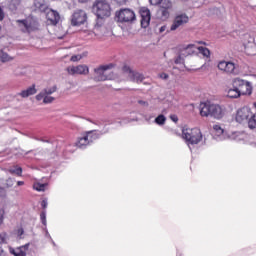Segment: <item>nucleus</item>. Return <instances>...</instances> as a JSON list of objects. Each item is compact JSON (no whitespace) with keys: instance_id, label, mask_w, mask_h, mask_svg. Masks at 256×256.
I'll return each mask as SVG.
<instances>
[{"instance_id":"obj_18","label":"nucleus","mask_w":256,"mask_h":256,"mask_svg":"<svg viewBox=\"0 0 256 256\" xmlns=\"http://www.w3.org/2000/svg\"><path fill=\"white\" fill-rule=\"evenodd\" d=\"M37 94V88L35 84L28 87L26 90H22L18 95L22 97L23 99H27V97H31V95Z\"/></svg>"},{"instance_id":"obj_19","label":"nucleus","mask_w":256,"mask_h":256,"mask_svg":"<svg viewBox=\"0 0 256 256\" xmlns=\"http://www.w3.org/2000/svg\"><path fill=\"white\" fill-rule=\"evenodd\" d=\"M195 54H197V46H195L194 44H190L186 48L181 50V55H183V57H189V55Z\"/></svg>"},{"instance_id":"obj_37","label":"nucleus","mask_w":256,"mask_h":256,"mask_svg":"<svg viewBox=\"0 0 256 256\" xmlns=\"http://www.w3.org/2000/svg\"><path fill=\"white\" fill-rule=\"evenodd\" d=\"M213 129H214V131H216V133H218V135H223V133H224V130H223V128H221L220 125H217V124L214 125Z\"/></svg>"},{"instance_id":"obj_21","label":"nucleus","mask_w":256,"mask_h":256,"mask_svg":"<svg viewBox=\"0 0 256 256\" xmlns=\"http://www.w3.org/2000/svg\"><path fill=\"white\" fill-rule=\"evenodd\" d=\"M34 6L42 13L47 11V4H45V0H34Z\"/></svg>"},{"instance_id":"obj_9","label":"nucleus","mask_w":256,"mask_h":256,"mask_svg":"<svg viewBox=\"0 0 256 256\" xmlns=\"http://www.w3.org/2000/svg\"><path fill=\"white\" fill-rule=\"evenodd\" d=\"M123 73H127L129 79L134 81L135 83H143V80L145 79V76L139 72H135L131 69V67L124 65L122 67Z\"/></svg>"},{"instance_id":"obj_54","label":"nucleus","mask_w":256,"mask_h":256,"mask_svg":"<svg viewBox=\"0 0 256 256\" xmlns=\"http://www.w3.org/2000/svg\"><path fill=\"white\" fill-rule=\"evenodd\" d=\"M138 103H139V105H147V102L143 101V100H139Z\"/></svg>"},{"instance_id":"obj_11","label":"nucleus","mask_w":256,"mask_h":256,"mask_svg":"<svg viewBox=\"0 0 256 256\" xmlns=\"http://www.w3.org/2000/svg\"><path fill=\"white\" fill-rule=\"evenodd\" d=\"M66 71L68 75H89V66L85 64L69 66Z\"/></svg>"},{"instance_id":"obj_16","label":"nucleus","mask_w":256,"mask_h":256,"mask_svg":"<svg viewBox=\"0 0 256 256\" xmlns=\"http://www.w3.org/2000/svg\"><path fill=\"white\" fill-rule=\"evenodd\" d=\"M57 91V85H54L51 88H44L41 92H39L36 95V101H43V97H45V95H53V93H55Z\"/></svg>"},{"instance_id":"obj_6","label":"nucleus","mask_w":256,"mask_h":256,"mask_svg":"<svg viewBox=\"0 0 256 256\" xmlns=\"http://www.w3.org/2000/svg\"><path fill=\"white\" fill-rule=\"evenodd\" d=\"M115 17L118 23H133L136 19L135 12L129 8L116 11Z\"/></svg>"},{"instance_id":"obj_29","label":"nucleus","mask_w":256,"mask_h":256,"mask_svg":"<svg viewBox=\"0 0 256 256\" xmlns=\"http://www.w3.org/2000/svg\"><path fill=\"white\" fill-rule=\"evenodd\" d=\"M19 5H21V0H10V9L12 11H17V7H19Z\"/></svg>"},{"instance_id":"obj_44","label":"nucleus","mask_w":256,"mask_h":256,"mask_svg":"<svg viewBox=\"0 0 256 256\" xmlns=\"http://www.w3.org/2000/svg\"><path fill=\"white\" fill-rule=\"evenodd\" d=\"M163 0H149L152 5H161Z\"/></svg>"},{"instance_id":"obj_34","label":"nucleus","mask_w":256,"mask_h":256,"mask_svg":"<svg viewBox=\"0 0 256 256\" xmlns=\"http://www.w3.org/2000/svg\"><path fill=\"white\" fill-rule=\"evenodd\" d=\"M183 57H185V56L181 55V52H180V54H179V55L177 56V58L174 60V63H175L176 65H181V64L185 63V59H183Z\"/></svg>"},{"instance_id":"obj_28","label":"nucleus","mask_w":256,"mask_h":256,"mask_svg":"<svg viewBox=\"0 0 256 256\" xmlns=\"http://www.w3.org/2000/svg\"><path fill=\"white\" fill-rule=\"evenodd\" d=\"M165 121H167V118L163 114H160L155 118L156 125H165Z\"/></svg>"},{"instance_id":"obj_53","label":"nucleus","mask_w":256,"mask_h":256,"mask_svg":"<svg viewBox=\"0 0 256 256\" xmlns=\"http://www.w3.org/2000/svg\"><path fill=\"white\" fill-rule=\"evenodd\" d=\"M23 185H25V182H24V181H18V182H17V186H18V187H21V186H23Z\"/></svg>"},{"instance_id":"obj_48","label":"nucleus","mask_w":256,"mask_h":256,"mask_svg":"<svg viewBox=\"0 0 256 256\" xmlns=\"http://www.w3.org/2000/svg\"><path fill=\"white\" fill-rule=\"evenodd\" d=\"M167 26L163 25L159 28V33H164V31H166Z\"/></svg>"},{"instance_id":"obj_43","label":"nucleus","mask_w":256,"mask_h":256,"mask_svg":"<svg viewBox=\"0 0 256 256\" xmlns=\"http://www.w3.org/2000/svg\"><path fill=\"white\" fill-rule=\"evenodd\" d=\"M159 77H160V79L167 81V79H169V74L163 72L159 75Z\"/></svg>"},{"instance_id":"obj_23","label":"nucleus","mask_w":256,"mask_h":256,"mask_svg":"<svg viewBox=\"0 0 256 256\" xmlns=\"http://www.w3.org/2000/svg\"><path fill=\"white\" fill-rule=\"evenodd\" d=\"M246 123H248L249 129H256V113L253 114L251 112V115L248 118V120L246 121Z\"/></svg>"},{"instance_id":"obj_20","label":"nucleus","mask_w":256,"mask_h":256,"mask_svg":"<svg viewBox=\"0 0 256 256\" xmlns=\"http://www.w3.org/2000/svg\"><path fill=\"white\" fill-rule=\"evenodd\" d=\"M84 135H86L90 145L93 144L94 141H97V139L100 137V134L97 133V130L85 132Z\"/></svg>"},{"instance_id":"obj_49","label":"nucleus","mask_w":256,"mask_h":256,"mask_svg":"<svg viewBox=\"0 0 256 256\" xmlns=\"http://www.w3.org/2000/svg\"><path fill=\"white\" fill-rule=\"evenodd\" d=\"M45 231H46V233H45L46 237L48 239H50L51 241H53V238H51V234H49V231L47 230V228H45Z\"/></svg>"},{"instance_id":"obj_58","label":"nucleus","mask_w":256,"mask_h":256,"mask_svg":"<svg viewBox=\"0 0 256 256\" xmlns=\"http://www.w3.org/2000/svg\"><path fill=\"white\" fill-rule=\"evenodd\" d=\"M52 245H54V246H55V242H54V241H52Z\"/></svg>"},{"instance_id":"obj_17","label":"nucleus","mask_w":256,"mask_h":256,"mask_svg":"<svg viewBox=\"0 0 256 256\" xmlns=\"http://www.w3.org/2000/svg\"><path fill=\"white\" fill-rule=\"evenodd\" d=\"M75 145L78 147V149H87L89 147L90 142L87 136L82 134V136L78 137L77 141L75 142Z\"/></svg>"},{"instance_id":"obj_8","label":"nucleus","mask_w":256,"mask_h":256,"mask_svg":"<svg viewBox=\"0 0 256 256\" xmlns=\"http://www.w3.org/2000/svg\"><path fill=\"white\" fill-rule=\"evenodd\" d=\"M87 21V13L83 10H77L73 13L71 23L73 27H79L80 25L85 24Z\"/></svg>"},{"instance_id":"obj_12","label":"nucleus","mask_w":256,"mask_h":256,"mask_svg":"<svg viewBox=\"0 0 256 256\" xmlns=\"http://www.w3.org/2000/svg\"><path fill=\"white\" fill-rule=\"evenodd\" d=\"M140 16H141V27L143 29H147L151 23V10L147 7L140 8Z\"/></svg>"},{"instance_id":"obj_55","label":"nucleus","mask_w":256,"mask_h":256,"mask_svg":"<svg viewBox=\"0 0 256 256\" xmlns=\"http://www.w3.org/2000/svg\"><path fill=\"white\" fill-rule=\"evenodd\" d=\"M79 3H87L89 0H78Z\"/></svg>"},{"instance_id":"obj_4","label":"nucleus","mask_w":256,"mask_h":256,"mask_svg":"<svg viewBox=\"0 0 256 256\" xmlns=\"http://www.w3.org/2000/svg\"><path fill=\"white\" fill-rule=\"evenodd\" d=\"M115 67V64L110 63V64H105V65H100L96 68H94V76H93V81L95 83H100L102 81H107L109 79V76H107V71H110V69H113Z\"/></svg>"},{"instance_id":"obj_36","label":"nucleus","mask_w":256,"mask_h":256,"mask_svg":"<svg viewBox=\"0 0 256 256\" xmlns=\"http://www.w3.org/2000/svg\"><path fill=\"white\" fill-rule=\"evenodd\" d=\"M37 155L35 150H30L25 153L26 159H33Z\"/></svg>"},{"instance_id":"obj_41","label":"nucleus","mask_w":256,"mask_h":256,"mask_svg":"<svg viewBox=\"0 0 256 256\" xmlns=\"http://www.w3.org/2000/svg\"><path fill=\"white\" fill-rule=\"evenodd\" d=\"M18 23H22L25 29H29V22L27 20H18Z\"/></svg>"},{"instance_id":"obj_15","label":"nucleus","mask_w":256,"mask_h":256,"mask_svg":"<svg viewBox=\"0 0 256 256\" xmlns=\"http://www.w3.org/2000/svg\"><path fill=\"white\" fill-rule=\"evenodd\" d=\"M27 249H29V244H25L18 248L9 247V252L14 256H27Z\"/></svg>"},{"instance_id":"obj_56","label":"nucleus","mask_w":256,"mask_h":256,"mask_svg":"<svg viewBox=\"0 0 256 256\" xmlns=\"http://www.w3.org/2000/svg\"><path fill=\"white\" fill-rule=\"evenodd\" d=\"M162 113L166 114V113H167V110H166V109L162 110Z\"/></svg>"},{"instance_id":"obj_24","label":"nucleus","mask_w":256,"mask_h":256,"mask_svg":"<svg viewBox=\"0 0 256 256\" xmlns=\"http://www.w3.org/2000/svg\"><path fill=\"white\" fill-rule=\"evenodd\" d=\"M158 15H160V19H162V21H167V18L170 17V12L166 8H160L158 10Z\"/></svg>"},{"instance_id":"obj_39","label":"nucleus","mask_w":256,"mask_h":256,"mask_svg":"<svg viewBox=\"0 0 256 256\" xmlns=\"http://www.w3.org/2000/svg\"><path fill=\"white\" fill-rule=\"evenodd\" d=\"M83 57L81 55H73L70 58V61H72L73 63L77 62V61H81Z\"/></svg>"},{"instance_id":"obj_59","label":"nucleus","mask_w":256,"mask_h":256,"mask_svg":"<svg viewBox=\"0 0 256 256\" xmlns=\"http://www.w3.org/2000/svg\"><path fill=\"white\" fill-rule=\"evenodd\" d=\"M0 31H1V26H0Z\"/></svg>"},{"instance_id":"obj_27","label":"nucleus","mask_w":256,"mask_h":256,"mask_svg":"<svg viewBox=\"0 0 256 256\" xmlns=\"http://www.w3.org/2000/svg\"><path fill=\"white\" fill-rule=\"evenodd\" d=\"M197 51H199V53H201V55H203L204 57H209L211 55V51L203 46L197 47Z\"/></svg>"},{"instance_id":"obj_51","label":"nucleus","mask_w":256,"mask_h":256,"mask_svg":"<svg viewBox=\"0 0 256 256\" xmlns=\"http://www.w3.org/2000/svg\"><path fill=\"white\" fill-rule=\"evenodd\" d=\"M7 253H5V250H3V247L0 246V256H6Z\"/></svg>"},{"instance_id":"obj_46","label":"nucleus","mask_w":256,"mask_h":256,"mask_svg":"<svg viewBox=\"0 0 256 256\" xmlns=\"http://www.w3.org/2000/svg\"><path fill=\"white\" fill-rule=\"evenodd\" d=\"M5 19V13H3V8L0 6V21H3Z\"/></svg>"},{"instance_id":"obj_50","label":"nucleus","mask_w":256,"mask_h":256,"mask_svg":"<svg viewBox=\"0 0 256 256\" xmlns=\"http://www.w3.org/2000/svg\"><path fill=\"white\" fill-rule=\"evenodd\" d=\"M5 193L4 188L0 187V197H5Z\"/></svg>"},{"instance_id":"obj_35","label":"nucleus","mask_w":256,"mask_h":256,"mask_svg":"<svg viewBox=\"0 0 256 256\" xmlns=\"http://www.w3.org/2000/svg\"><path fill=\"white\" fill-rule=\"evenodd\" d=\"M40 219L42 221V225L47 227V213L45 211L41 212Z\"/></svg>"},{"instance_id":"obj_5","label":"nucleus","mask_w":256,"mask_h":256,"mask_svg":"<svg viewBox=\"0 0 256 256\" xmlns=\"http://www.w3.org/2000/svg\"><path fill=\"white\" fill-rule=\"evenodd\" d=\"M232 87L237 89L240 95H251L253 93V86L251 85V82L241 78H235L232 81Z\"/></svg>"},{"instance_id":"obj_10","label":"nucleus","mask_w":256,"mask_h":256,"mask_svg":"<svg viewBox=\"0 0 256 256\" xmlns=\"http://www.w3.org/2000/svg\"><path fill=\"white\" fill-rule=\"evenodd\" d=\"M189 23V16L187 14L182 13L175 16L174 21L170 27V31H177L179 27H182V25H185Z\"/></svg>"},{"instance_id":"obj_7","label":"nucleus","mask_w":256,"mask_h":256,"mask_svg":"<svg viewBox=\"0 0 256 256\" xmlns=\"http://www.w3.org/2000/svg\"><path fill=\"white\" fill-rule=\"evenodd\" d=\"M218 69L220 71H224V73H227V75H237V65L231 61H220L218 63Z\"/></svg>"},{"instance_id":"obj_25","label":"nucleus","mask_w":256,"mask_h":256,"mask_svg":"<svg viewBox=\"0 0 256 256\" xmlns=\"http://www.w3.org/2000/svg\"><path fill=\"white\" fill-rule=\"evenodd\" d=\"M9 173H11V175H16L17 177H21V175H23V168L19 166H14L13 168L9 169Z\"/></svg>"},{"instance_id":"obj_47","label":"nucleus","mask_w":256,"mask_h":256,"mask_svg":"<svg viewBox=\"0 0 256 256\" xmlns=\"http://www.w3.org/2000/svg\"><path fill=\"white\" fill-rule=\"evenodd\" d=\"M25 233V231H23V228H20V229H18V231H17V235H18V237L21 239V237H22V235Z\"/></svg>"},{"instance_id":"obj_45","label":"nucleus","mask_w":256,"mask_h":256,"mask_svg":"<svg viewBox=\"0 0 256 256\" xmlns=\"http://www.w3.org/2000/svg\"><path fill=\"white\" fill-rule=\"evenodd\" d=\"M47 205H48L47 200H46V199L42 200V202H41V207H42L43 209H47Z\"/></svg>"},{"instance_id":"obj_2","label":"nucleus","mask_w":256,"mask_h":256,"mask_svg":"<svg viewBox=\"0 0 256 256\" xmlns=\"http://www.w3.org/2000/svg\"><path fill=\"white\" fill-rule=\"evenodd\" d=\"M92 12L97 19H107L111 17V4L107 0H96L92 6Z\"/></svg>"},{"instance_id":"obj_40","label":"nucleus","mask_w":256,"mask_h":256,"mask_svg":"<svg viewBox=\"0 0 256 256\" xmlns=\"http://www.w3.org/2000/svg\"><path fill=\"white\" fill-rule=\"evenodd\" d=\"M14 183H15V180H14V179L8 178V179L6 180V187H13Z\"/></svg>"},{"instance_id":"obj_33","label":"nucleus","mask_w":256,"mask_h":256,"mask_svg":"<svg viewBox=\"0 0 256 256\" xmlns=\"http://www.w3.org/2000/svg\"><path fill=\"white\" fill-rule=\"evenodd\" d=\"M42 99H43L44 105H49V104L53 103V101H55V97H52L49 95H44Z\"/></svg>"},{"instance_id":"obj_38","label":"nucleus","mask_w":256,"mask_h":256,"mask_svg":"<svg viewBox=\"0 0 256 256\" xmlns=\"http://www.w3.org/2000/svg\"><path fill=\"white\" fill-rule=\"evenodd\" d=\"M3 221H5V209L0 208V225H3Z\"/></svg>"},{"instance_id":"obj_14","label":"nucleus","mask_w":256,"mask_h":256,"mask_svg":"<svg viewBox=\"0 0 256 256\" xmlns=\"http://www.w3.org/2000/svg\"><path fill=\"white\" fill-rule=\"evenodd\" d=\"M44 13H46V19L50 21L52 25H57V23H59V19H61V17L59 16V12L55 10H49L47 8Z\"/></svg>"},{"instance_id":"obj_26","label":"nucleus","mask_w":256,"mask_h":256,"mask_svg":"<svg viewBox=\"0 0 256 256\" xmlns=\"http://www.w3.org/2000/svg\"><path fill=\"white\" fill-rule=\"evenodd\" d=\"M33 189L39 192L45 191L47 189V183L36 182L33 184Z\"/></svg>"},{"instance_id":"obj_22","label":"nucleus","mask_w":256,"mask_h":256,"mask_svg":"<svg viewBox=\"0 0 256 256\" xmlns=\"http://www.w3.org/2000/svg\"><path fill=\"white\" fill-rule=\"evenodd\" d=\"M227 97L230 99H238L241 97V94L238 92L237 88L233 87L228 90Z\"/></svg>"},{"instance_id":"obj_42","label":"nucleus","mask_w":256,"mask_h":256,"mask_svg":"<svg viewBox=\"0 0 256 256\" xmlns=\"http://www.w3.org/2000/svg\"><path fill=\"white\" fill-rule=\"evenodd\" d=\"M170 119L173 121V123H178L179 121V117L175 114L170 115Z\"/></svg>"},{"instance_id":"obj_52","label":"nucleus","mask_w":256,"mask_h":256,"mask_svg":"<svg viewBox=\"0 0 256 256\" xmlns=\"http://www.w3.org/2000/svg\"><path fill=\"white\" fill-rule=\"evenodd\" d=\"M37 141H41L42 143H51L50 140H45V138L37 139Z\"/></svg>"},{"instance_id":"obj_13","label":"nucleus","mask_w":256,"mask_h":256,"mask_svg":"<svg viewBox=\"0 0 256 256\" xmlns=\"http://www.w3.org/2000/svg\"><path fill=\"white\" fill-rule=\"evenodd\" d=\"M251 117V109L249 107L240 108L236 113L237 123H247Z\"/></svg>"},{"instance_id":"obj_32","label":"nucleus","mask_w":256,"mask_h":256,"mask_svg":"<svg viewBox=\"0 0 256 256\" xmlns=\"http://www.w3.org/2000/svg\"><path fill=\"white\" fill-rule=\"evenodd\" d=\"M171 7H173V3L170 0H162L160 8L169 10Z\"/></svg>"},{"instance_id":"obj_30","label":"nucleus","mask_w":256,"mask_h":256,"mask_svg":"<svg viewBox=\"0 0 256 256\" xmlns=\"http://www.w3.org/2000/svg\"><path fill=\"white\" fill-rule=\"evenodd\" d=\"M0 61L7 63V61H13V58H11L9 54L2 52L0 53Z\"/></svg>"},{"instance_id":"obj_3","label":"nucleus","mask_w":256,"mask_h":256,"mask_svg":"<svg viewBox=\"0 0 256 256\" xmlns=\"http://www.w3.org/2000/svg\"><path fill=\"white\" fill-rule=\"evenodd\" d=\"M182 137L190 145H197L203 139V134L199 129H183Z\"/></svg>"},{"instance_id":"obj_57","label":"nucleus","mask_w":256,"mask_h":256,"mask_svg":"<svg viewBox=\"0 0 256 256\" xmlns=\"http://www.w3.org/2000/svg\"><path fill=\"white\" fill-rule=\"evenodd\" d=\"M35 141H37V139H41V138H37V137H34Z\"/></svg>"},{"instance_id":"obj_1","label":"nucleus","mask_w":256,"mask_h":256,"mask_svg":"<svg viewBox=\"0 0 256 256\" xmlns=\"http://www.w3.org/2000/svg\"><path fill=\"white\" fill-rule=\"evenodd\" d=\"M201 117H212L213 119H223V108L219 104L206 102L200 110Z\"/></svg>"},{"instance_id":"obj_31","label":"nucleus","mask_w":256,"mask_h":256,"mask_svg":"<svg viewBox=\"0 0 256 256\" xmlns=\"http://www.w3.org/2000/svg\"><path fill=\"white\" fill-rule=\"evenodd\" d=\"M9 241V236L5 232L0 233V245H5Z\"/></svg>"}]
</instances>
